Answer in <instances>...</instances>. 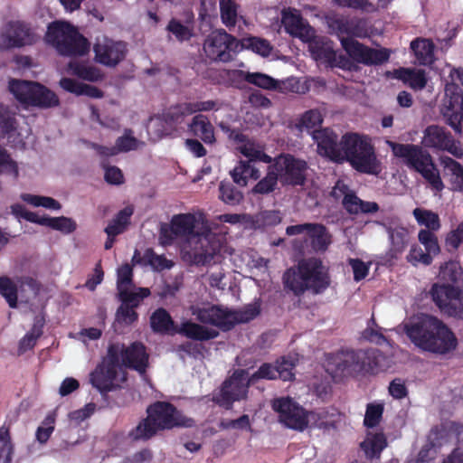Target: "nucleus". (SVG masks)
Returning a JSON list of instances; mask_svg holds the SVG:
<instances>
[{
	"instance_id": "obj_25",
	"label": "nucleus",
	"mask_w": 463,
	"mask_h": 463,
	"mask_svg": "<svg viewBox=\"0 0 463 463\" xmlns=\"http://www.w3.org/2000/svg\"><path fill=\"white\" fill-rule=\"evenodd\" d=\"M446 92L445 98L439 106V113L445 123L449 125L456 134L462 133L463 120V94L460 91H452L450 95Z\"/></svg>"
},
{
	"instance_id": "obj_61",
	"label": "nucleus",
	"mask_w": 463,
	"mask_h": 463,
	"mask_svg": "<svg viewBox=\"0 0 463 463\" xmlns=\"http://www.w3.org/2000/svg\"><path fill=\"white\" fill-rule=\"evenodd\" d=\"M145 258L147 260V262L152 266V268L156 270L169 269L174 265V263L171 260H167L163 255L156 254L151 249L146 250Z\"/></svg>"
},
{
	"instance_id": "obj_7",
	"label": "nucleus",
	"mask_w": 463,
	"mask_h": 463,
	"mask_svg": "<svg viewBox=\"0 0 463 463\" xmlns=\"http://www.w3.org/2000/svg\"><path fill=\"white\" fill-rule=\"evenodd\" d=\"M45 42L63 56H82L89 52V41L72 24L64 21L51 23L44 36Z\"/></svg>"
},
{
	"instance_id": "obj_32",
	"label": "nucleus",
	"mask_w": 463,
	"mask_h": 463,
	"mask_svg": "<svg viewBox=\"0 0 463 463\" xmlns=\"http://www.w3.org/2000/svg\"><path fill=\"white\" fill-rule=\"evenodd\" d=\"M175 333L179 334L194 341L200 342L214 339L219 335L218 331H216L215 329L206 327L203 325L189 320L182 322L176 327Z\"/></svg>"
},
{
	"instance_id": "obj_36",
	"label": "nucleus",
	"mask_w": 463,
	"mask_h": 463,
	"mask_svg": "<svg viewBox=\"0 0 463 463\" xmlns=\"http://www.w3.org/2000/svg\"><path fill=\"white\" fill-rule=\"evenodd\" d=\"M191 131L199 137L205 144L215 143L214 128L203 115H196L189 125Z\"/></svg>"
},
{
	"instance_id": "obj_45",
	"label": "nucleus",
	"mask_w": 463,
	"mask_h": 463,
	"mask_svg": "<svg viewBox=\"0 0 463 463\" xmlns=\"http://www.w3.org/2000/svg\"><path fill=\"white\" fill-rule=\"evenodd\" d=\"M133 213L130 207H126L116 215V217L105 228V232L108 236L116 237L122 233L129 222V218Z\"/></svg>"
},
{
	"instance_id": "obj_48",
	"label": "nucleus",
	"mask_w": 463,
	"mask_h": 463,
	"mask_svg": "<svg viewBox=\"0 0 463 463\" xmlns=\"http://www.w3.org/2000/svg\"><path fill=\"white\" fill-rule=\"evenodd\" d=\"M387 232L392 244L391 250L395 254L402 252L407 244L408 231L403 227L395 226L389 227Z\"/></svg>"
},
{
	"instance_id": "obj_27",
	"label": "nucleus",
	"mask_w": 463,
	"mask_h": 463,
	"mask_svg": "<svg viewBox=\"0 0 463 463\" xmlns=\"http://www.w3.org/2000/svg\"><path fill=\"white\" fill-rule=\"evenodd\" d=\"M374 357V353L367 354L364 351H346L338 354L334 359L335 373L342 374H351L363 370H367L364 359Z\"/></svg>"
},
{
	"instance_id": "obj_39",
	"label": "nucleus",
	"mask_w": 463,
	"mask_h": 463,
	"mask_svg": "<svg viewBox=\"0 0 463 463\" xmlns=\"http://www.w3.org/2000/svg\"><path fill=\"white\" fill-rule=\"evenodd\" d=\"M220 17L222 23L228 28H234L238 20L241 18L239 13L240 5L235 0H219Z\"/></svg>"
},
{
	"instance_id": "obj_49",
	"label": "nucleus",
	"mask_w": 463,
	"mask_h": 463,
	"mask_svg": "<svg viewBox=\"0 0 463 463\" xmlns=\"http://www.w3.org/2000/svg\"><path fill=\"white\" fill-rule=\"evenodd\" d=\"M323 122V116L319 109H313L306 111L298 124V128L302 131L306 129L312 134L313 130L320 127Z\"/></svg>"
},
{
	"instance_id": "obj_64",
	"label": "nucleus",
	"mask_w": 463,
	"mask_h": 463,
	"mask_svg": "<svg viewBox=\"0 0 463 463\" xmlns=\"http://www.w3.org/2000/svg\"><path fill=\"white\" fill-rule=\"evenodd\" d=\"M329 28L335 33L339 40L341 37H349L350 19L344 17L331 18L328 20Z\"/></svg>"
},
{
	"instance_id": "obj_29",
	"label": "nucleus",
	"mask_w": 463,
	"mask_h": 463,
	"mask_svg": "<svg viewBox=\"0 0 463 463\" xmlns=\"http://www.w3.org/2000/svg\"><path fill=\"white\" fill-rule=\"evenodd\" d=\"M312 137L317 145L318 154L336 162L341 155V140L338 142L337 136L329 128H323L313 130Z\"/></svg>"
},
{
	"instance_id": "obj_50",
	"label": "nucleus",
	"mask_w": 463,
	"mask_h": 463,
	"mask_svg": "<svg viewBox=\"0 0 463 463\" xmlns=\"http://www.w3.org/2000/svg\"><path fill=\"white\" fill-rule=\"evenodd\" d=\"M219 191L221 200L230 205H237L243 199L242 193L229 182H221Z\"/></svg>"
},
{
	"instance_id": "obj_16",
	"label": "nucleus",
	"mask_w": 463,
	"mask_h": 463,
	"mask_svg": "<svg viewBox=\"0 0 463 463\" xmlns=\"http://www.w3.org/2000/svg\"><path fill=\"white\" fill-rule=\"evenodd\" d=\"M430 295L440 309L449 317L463 319V291L450 285L435 284L430 289Z\"/></svg>"
},
{
	"instance_id": "obj_41",
	"label": "nucleus",
	"mask_w": 463,
	"mask_h": 463,
	"mask_svg": "<svg viewBox=\"0 0 463 463\" xmlns=\"http://www.w3.org/2000/svg\"><path fill=\"white\" fill-rule=\"evenodd\" d=\"M412 215L420 226L425 227L423 230L438 232L441 227L439 214L431 210L418 207L413 210Z\"/></svg>"
},
{
	"instance_id": "obj_60",
	"label": "nucleus",
	"mask_w": 463,
	"mask_h": 463,
	"mask_svg": "<svg viewBox=\"0 0 463 463\" xmlns=\"http://www.w3.org/2000/svg\"><path fill=\"white\" fill-rule=\"evenodd\" d=\"M462 275L461 267L458 262L449 261L444 263L439 269V277L448 282H457Z\"/></svg>"
},
{
	"instance_id": "obj_52",
	"label": "nucleus",
	"mask_w": 463,
	"mask_h": 463,
	"mask_svg": "<svg viewBox=\"0 0 463 463\" xmlns=\"http://www.w3.org/2000/svg\"><path fill=\"white\" fill-rule=\"evenodd\" d=\"M436 232L429 230H420L418 232V241L424 247V250L431 254L433 257L440 252L438 237Z\"/></svg>"
},
{
	"instance_id": "obj_42",
	"label": "nucleus",
	"mask_w": 463,
	"mask_h": 463,
	"mask_svg": "<svg viewBox=\"0 0 463 463\" xmlns=\"http://www.w3.org/2000/svg\"><path fill=\"white\" fill-rule=\"evenodd\" d=\"M233 76L243 77V79L251 84L267 90H274L278 87V81L267 74L260 72H244L242 71H233Z\"/></svg>"
},
{
	"instance_id": "obj_47",
	"label": "nucleus",
	"mask_w": 463,
	"mask_h": 463,
	"mask_svg": "<svg viewBox=\"0 0 463 463\" xmlns=\"http://www.w3.org/2000/svg\"><path fill=\"white\" fill-rule=\"evenodd\" d=\"M387 442L383 433H376L361 443L362 449L370 458H378Z\"/></svg>"
},
{
	"instance_id": "obj_55",
	"label": "nucleus",
	"mask_w": 463,
	"mask_h": 463,
	"mask_svg": "<svg viewBox=\"0 0 463 463\" xmlns=\"http://www.w3.org/2000/svg\"><path fill=\"white\" fill-rule=\"evenodd\" d=\"M13 445L9 429L5 426L0 428V463H10L12 459Z\"/></svg>"
},
{
	"instance_id": "obj_26",
	"label": "nucleus",
	"mask_w": 463,
	"mask_h": 463,
	"mask_svg": "<svg viewBox=\"0 0 463 463\" xmlns=\"http://www.w3.org/2000/svg\"><path fill=\"white\" fill-rule=\"evenodd\" d=\"M282 24L287 33L299 38L302 42L312 43L315 40V30L305 21L299 11L288 8L282 12Z\"/></svg>"
},
{
	"instance_id": "obj_59",
	"label": "nucleus",
	"mask_w": 463,
	"mask_h": 463,
	"mask_svg": "<svg viewBox=\"0 0 463 463\" xmlns=\"http://www.w3.org/2000/svg\"><path fill=\"white\" fill-rule=\"evenodd\" d=\"M383 413V405L381 403H368L364 415V424L373 428L379 424Z\"/></svg>"
},
{
	"instance_id": "obj_17",
	"label": "nucleus",
	"mask_w": 463,
	"mask_h": 463,
	"mask_svg": "<svg viewBox=\"0 0 463 463\" xmlns=\"http://www.w3.org/2000/svg\"><path fill=\"white\" fill-rule=\"evenodd\" d=\"M237 47V39L223 29L212 32L203 43V51L206 56L214 61L228 62L232 61V52Z\"/></svg>"
},
{
	"instance_id": "obj_33",
	"label": "nucleus",
	"mask_w": 463,
	"mask_h": 463,
	"mask_svg": "<svg viewBox=\"0 0 463 463\" xmlns=\"http://www.w3.org/2000/svg\"><path fill=\"white\" fill-rule=\"evenodd\" d=\"M411 49L420 65H430L434 61L435 45L431 40L416 38L411 43Z\"/></svg>"
},
{
	"instance_id": "obj_40",
	"label": "nucleus",
	"mask_w": 463,
	"mask_h": 463,
	"mask_svg": "<svg viewBox=\"0 0 463 463\" xmlns=\"http://www.w3.org/2000/svg\"><path fill=\"white\" fill-rule=\"evenodd\" d=\"M60 85L63 90L76 95H86L90 98L102 97V92L98 88L91 85L80 83L70 78H62L60 80Z\"/></svg>"
},
{
	"instance_id": "obj_24",
	"label": "nucleus",
	"mask_w": 463,
	"mask_h": 463,
	"mask_svg": "<svg viewBox=\"0 0 463 463\" xmlns=\"http://www.w3.org/2000/svg\"><path fill=\"white\" fill-rule=\"evenodd\" d=\"M35 40V34L26 24L20 22H10L1 30L0 50L31 45Z\"/></svg>"
},
{
	"instance_id": "obj_14",
	"label": "nucleus",
	"mask_w": 463,
	"mask_h": 463,
	"mask_svg": "<svg viewBox=\"0 0 463 463\" xmlns=\"http://www.w3.org/2000/svg\"><path fill=\"white\" fill-rule=\"evenodd\" d=\"M271 166L283 185H302L306 181L307 162L292 155L277 156Z\"/></svg>"
},
{
	"instance_id": "obj_54",
	"label": "nucleus",
	"mask_w": 463,
	"mask_h": 463,
	"mask_svg": "<svg viewBox=\"0 0 463 463\" xmlns=\"http://www.w3.org/2000/svg\"><path fill=\"white\" fill-rule=\"evenodd\" d=\"M311 415L317 416L319 420V422H317V426L320 428L334 427L335 424L340 420V412L335 408L320 409Z\"/></svg>"
},
{
	"instance_id": "obj_4",
	"label": "nucleus",
	"mask_w": 463,
	"mask_h": 463,
	"mask_svg": "<svg viewBox=\"0 0 463 463\" xmlns=\"http://www.w3.org/2000/svg\"><path fill=\"white\" fill-rule=\"evenodd\" d=\"M146 413V418L129 432L133 440H148L158 431L178 427L189 428L194 424L193 419L184 416L173 404L165 402L149 405Z\"/></svg>"
},
{
	"instance_id": "obj_63",
	"label": "nucleus",
	"mask_w": 463,
	"mask_h": 463,
	"mask_svg": "<svg viewBox=\"0 0 463 463\" xmlns=\"http://www.w3.org/2000/svg\"><path fill=\"white\" fill-rule=\"evenodd\" d=\"M250 174V162L241 161L231 172L234 183L241 186H246Z\"/></svg>"
},
{
	"instance_id": "obj_43",
	"label": "nucleus",
	"mask_w": 463,
	"mask_h": 463,
	"mask_svg": "<svg viewBox=\"0 0 463 463\" xmlns=\"http://www.w3.org/2000/svg\"><path fill=\"white\" fill-rule=\"evenodd\" d=\"M44 326V318L42 316H37L34 319L32 329L28 332L19 342V351L24 353L32 349L37 339L43 334V327Z\"/></svg>"
},
{
	"instance_id": "obj_8",
	"label": "nucleus",
	"mask_w": 463,
	"mask_h": 463,
	"mask_svg": "<svg viewBox=\"0 0 463 463\" xmlns=\"http://www.w3.org/2000/svg\"><path fill=\"white\" fill-rule=\"evenodd\" d=\"M339 157L336 162L348 161L357 171L374 174L378 165L371 144L357 134H346L342 137Z\"/></svg>"
},
{
	"instance_id": "obj_44",
	"label": "nucleus",
	"mask_w": 463,
	"mask_h": 463,
	"mask_svg": "<svg viewBox=\"0 0 463 463\" xmlns=\"http://www.w3.org/2000/svg\"><path fill=\"white\" fill-rule=\"evenodd\" d=\"M39 224L50 227L65 234L73 232L77 228L76 222L71 218L65 216H43L41 217Z\"/></svg>"
},
{
	"instance_id": "obj_46",
	"label": "nucleus",
	"mask_w": 463,
	"mask_h": 463,
	"mask_svg": "<svg viewBox=\"0 0 463 463\" xmlns=\"http://www.w3.org/2000/svg\"><path fill=\"white\" fill-rule=\"evenodd\" d=\"M68 67L73 75L88 81H98L102 78L99 69L92 65L71 61Z\"/></svg>"
},
{
	"instance_id": "obj_6",
	"label": "nucleus",
	"mask_w": 463,
	"mask_h": 463,
	"mask_svg": "<svg viewBox=\"0 0 463 463\" xmlns=\"http://www.w3.org/2000/svg\"><path fill=\"white\" fill-rule=\"evenodd\" d=\"M260 312V304H249L239 310H228L218 306L192 307L191 313L203 324H210L223 331L232 329L235 325L248 323Z\"/></svg>"
},
{
	"instance_id": "obj_18",
	"label": "nucleus",
	"mask_w": 463,
	"mask_h": 463,
	"mask_svg": "<svg viewBox=\"0 0 463 463\" xmlns=\"http://www.w3.org/2000/svg\"><path fill=\"white\" fill-rule=\"evenodd\" d=\"M422 145L431 149L447 151L457 158L463 157V148L459 141L444 127L430 125L423 132Z\"/></svg>"
},
{
	"instance_id": "obj_9",
	"label": "nucleus",
	"mask_w": 463,
	"mask_h": 463,
	"mask_svg": "<svg viewBox=\"0 0 463 463\" xmlns=\"http://www.w3.org/2000/svg\"><path fill=\"white\" fill-rule=\"evenodd\" d=\"M339 157L336 162L348 161L357 171L374 174L378 165L371 144L357 134H346L342 137Z\"/></svg>"
},
{
	"instance_id": "obj_23",
	"label": "nucleus",
	"mask_w": 463,
	"mask_h": 463,
	"mask_svg": "<svg viewBox=\"0 0 463 463\" xmlns=\"http://www.w3.org/2000/svg\"><path fill=\"white\" fill-rule=\"evenodd\" d=\"M188 115L190 113L186 102L171 106L161 116L151 120L150 128L155 137L161 138L171 135Z\"/></svg>"
},
{
	"instance_id": "obj_3",
	"label": "nucleus",
	"mask_w": 463,
	"mask_h": 463,
	"mask_svg": "<svg viewBox=\"0 0 463 463\" xmlns=\"http://www.w3.org/2000/svg\"><path fill=\"white\" fill-rule=\"evenodd\" d=\"M284 288L296 296L309 291L314 295L324 293L332 283L329 268L318 258H308L298 262L297 269H288L283 274Z\"/></svg>"
},
{
	"instance_id": "obj_13",
	"label": "nucleus",
	"mask_w": 463,
	"mask_h": 463,
	"mask_svg": "<svg viewBox=\"0 0 463 463\" xmlns=\"http://www.w3.org/2000/svg\"><path fill=\"white\" fill-rule=\"evenodd\" d=\"M203 227H208L203 222L200 223L193 213L175 214L171 218L169 225L161 226L159 232V241L162 245H171L176 238L184 240V244L192 241V237H196L203 232Z\"/></svg>"
},
{
	"instance_id": "obj_34",
	"label": "nucleus",
	"mask_w": 463,
	"mask_h": 463,
	"mask_svg": "<svg viewBox=\"0 0 463 463\" xmlns=\"http://www.w3.org/2000/svg\"><path fill=\"white\" fill-rule=\"evenodd\" d=\"M439 162L445 175L449 176L453 190L463 192V165L447 156H440Z\"/></svg>"
},
{
	"instance_id": "obj_1",
	"label": "nucleus",
	"mask_w": 463,
	"mask_h": 463,
	"mask_svg": "<svg viewBox=\"0 0 463 463\" xmlns=\"http://www.w3.org/2000/svg\"><path fill=\"white\" fill-rule=\"evenodd\" d=\"M147 364L148 354L143 344L136 342L127 348L119 344L110 345L107 355L90 373V383L101 392H110L127 380L125 367L144 373Z\"/></svg>"
},
{
	"instance_id": "obj_38",
	"label": "nucleus",
	"mask_w": 463,
	"mask_h": 463,
	"mask_svg": "<svg viewBox=\"0 0 463 463\" xmlns=\"http://www.w3.org/2000/svg\"><path fill=\"white\" fill-rule=\"evenodd\" d=\"M395 77L416 90L424 89L427 84L423 70L400 68L395 71Z\"/></svg>"
},
{
	"instance_id": "obj_10",
	"label": "nucleus",
	"mask_w": 463,
	"mask_h": 463,
	"mask_svg": "<svg viewBox=\"0 0 463 463\" xmlns=\"http://www.w3.org/2000/svg\"><path fill=\"white\" fill-rule=\"evenodd\" d=\"M339 157L336 162L348 161L357 171L374 174L378 165L371 144L357 134H346L342 137Z\"/></svg>"
},
{
	"instance_id": "obj_5",
	"label": "nucleus",
	"mask_w": 463,
	"mask_h": 463,
	"mask_svg": "<svg viewBox=\"0 0 463 463\" xmlns=\"http://www.w3.org/2000/svg\"><path fill=\"white\" fill-rule=\"evenodd\" d=\"M386 144L396 157L419 174L428 182L432 190L441 192L444 184L430 154L421 146L413 144H400L387 140Z\"/></svg>"
},
{
	"instance_id": "obj_28",
	"label": "nucleus",
	"mask_w": 463,
	"mask_h": 463,
	"mask_svg": "<svg viewBox=\"0 0 463 463\" xmlns=\"http://www.w3.org/2000/svg\"><path fill=\"white\" fill-rule=\"evenodd\" d=\"M345 190H347V186L341 182H337L334 187L333 194L336 196L337 191L345 194L342 203L350 214L373 213L379 210L376 203L363 201L354 193H346Z\"/></svg>"
},
{
	"instance_id": "obj_12",
	"label": "nucleus",
	"mask_w": 463,
	"mask_h": 463,
	"mask_svg": "<svg viewBox=\"0 0 463 463\" xmlns=\"http://www.w3.org/2000/svg\"><path fill=\"white\" fill-rule=\"evenodd\" d=\"M9 90L17 100L25 105L47 109L59 104L55 93L37 82L11 80Z\"/></svg>"
},
{
	"instance_id": "obj_31",
	"label": "nucleus",
	"mask_w": 463,
	"mask_h": 463,
	"mask_svg": "<svg viewBox=\"0 0 463 463\" xmlns=\"http://www.w3.org/2000/svg\"><path fill=\"white\" fill-rule=\"evenodd\" d=\"M141 294L139 296H133V299L121 301V305L118 307L116 312V321L119 324L126 326L131 325L137 319V313L135 308L137 307L140 302L150 295L149 288H141ZM131 298V297L129 298Z\"/></svg>"
},
{
	"instance_id": "obj_53",
	"label": "nucleus",
	"mask_w": 463,
	"mask_h": 463,
	"mask_svg": "<svg viewBox=\"0 0 463 463\" xmlns=\"http://www.w3.org/2000/svg\"><path fill=\"white\" fill-rule=\"evenodd\" d=\"M278 181H279V177L272 169V166L269 165L266 176L258 182V184L253 187L252 193L268 194L276 189Z\"/></svg>"
},
{
	"instance_id": "obj_51",
	"label": "nucleus",
	"mask_w": 463,
	"mask_h": 463,
	"mask_svg": "<svg viewBox=\"0 0 463 463\" xmlns=\"http://www.w3.org/2000/svg\"><path fill=\"white\" fill-rule=\"evenodd\" d=\"M116 147L118 153L129 152L131 150H137L145 146V142L137 139L133 137V131L131 129H126L124 134L118 137L116 140Z\"/></svg>"
},
{
	"instance_id": "obj_30",
	"label": "nucleus",
	"mask_w": 463,
	"mask_h": 463,
	"mask_svg": "<svg viewBox=\"0 0 463 463\" xmlns=\"http://www.w3.org/2000/svg\"><path fill=\"white\" fill-rule=\"evenodd\" d=\"M137 288L133 282V269L126 263L120 266L117 271V290L118 299L130 300L133 296H139L140 289Z\"/></svg>"
},
{
	"instance_id": "obj_37",
	"label": "nucleus",
	"mask_w": 463,
	"mask_h": 463,
	"mask_svg": "<svg viewBox=\"0 0 463 463\" xmlns=\"http://www.w3.org/2000/svg\"><path fill=\"white\" fill-rule=\"evenodd\" d=\"M307 236L315 251H326L332 242L327 229L320 223H311Z\"/></svg>"
},
{
	"instance_id": "obj_15",
	"label": "nucleus",
	"mask_w": 463,
	"mask_h": 463,
	"mask_svg": "<svg viewBox=\"0 0 463 463\" xmlns=\"http://www.w3.org/2000/svg\"><path fill=\"white\" fill-rule=\"evenodd\" d=\"M341 45L354 62L365 66L380 65L386 62L390 58L388 49H373L354 38L341 37Z\"/></svg>"
},
{
	"instance_id": "obj_22",
	"label": "nucleus",
	"mask_w": 463,
	"mask_h": 463,
	"mask_svg": "<svg viewBox=\"0 0 463 463\" xmlns=\"http://www.w3.org/2000/svg\"><path fill=\"white\" fill-rule=\"evenodd\" d=\"M272 407L279 413V420L286 427L303 430L308 420L305 410L289 398H280L273 402Z\"/></svg>"
},
{
	"instance_id": "obj_21",
	"label": "nucleus",
	"mask_w": 463,
	"mask_h": 463,
	"mask_svg": "<svg viewBox=\"0 0 463 463\" xmlns=\"http://www.w3.org/2000/svg\"><path fill=\"white\" fill-rule=\"evenodd\" d=\"M95 61L107 67H115L128 53L127 44L106 36L98 37L93 46Z\"/></svg>"
},
{
	"instance_id": "obj_58",
	"label": "nucleus",
	"mask_w": 463,
	"mask_h": 463,
	"mask_svg": "<svg viewBox=\"0 0 463 463\" xmlns=\"http://www.w3.org/2000/svg\"><path fill=\"white\" fill-rule=\"evenodd\" d=\"M166 30L173 33L179 42L188 41L193 36V29L176 19L170 20Z\"/></svg>"
},
{
	"instance_id": "obj_11",
	"label": "nucleus",
	"mask_w": 463,
	"mask_h": 463,
	"mask_svg": "<svg viewBox=\"0 0 463 463\" xmlns=\"http://www.w3.org/2000/svg\"><path fill=\"white\" fill-rule=\"evenodd\" d=\"M220 248L218 236L209 227H203V232L192 237V241L187 244H184L182 259L191 265L205 266L213 261Z\"/></svg>"
},
{
	"instance_id": "obj_62",
	"label": "nucleus",
	"mask_w": 463,
	"mask_h": 463,
	"mask_svg": "<svg viewBox=\"0 0 463 463\" xmlns=\"http://www.w3.org/2000/svg\"><path fill=\"white\" fill-rule=\"evenodd\" d=\"M247 48L251 49L254 52L261 56H269L271 52L272 47L267 40L250 37L245 41Z\"/></svg>"
},
{
	"instance_id": "obj_57",
	"label": "nucleus",
	"mask_w": 463,
	"mask_h": 463,
	"mask_svg": "<svg viewBox=\"0 0 463 463\" xmlns=\"http://www.w3.org/2000/svg\"><path fill=\"white\" fill-rule=\"evenodd\" d=\"M433 258L431 254L425 250H423L421 247L418 245H413L406 256L407 261L413 266H417L418 264L428 266L431 264Z\"/></svg>"
},
{
	"instance_id": "obj_19",
	"label": "nucleus",
	"mask_w": 463,
	"mask_h": 463,
	"mask_svg": "<svg viewBox=\"0 0 463 463\" xmlns=\"http://www.w3.org/2000/svg\"><path fill=\"white\" fill-rule=\"evenodd\" d=\"M250 384L252 383L248 371L237 370L223 383L220 393L214 400L220 406L229 409L233 402L246 397Z\"/></svg>"
},
{
	"instance_id": "obj_20",
	"label": "nucleus",
	"mask_w": 463,
	"mask_h": 463,
	"mask_svg": "<svg viewBox=\"0 0 463 463\" xmlns=\"http://www.w3.org/2000/svg\"><path fill=\"white\" fill-rule=\"evenodd\" d=\"M38 284L35 279L24 277L14 284L9 278H0V295L7 301L10 307L14 308L17 305L18 294L21 300L28 302L32 297L38 292Z\"/></svg>"
},
{
	"instance_id": "obj_35",
	"label": "nucleus",
	"mask_w": 463,
	"mask_h": 463,
	"mask_svg": "<svg viewBox=\"0 0 463 463\" xmlns=\"http://www.w3.org/2000/svg\"><path fill=\"white\" fill-rule=\"evenodd\" d=\"M150 326L155 333L158 334H175L177 326L172 319L167 310L163 307L155 310L150 317Z\"/></svg>"
},
{
	"instance_id": "obj_2",
	"label": "nucleus",
	"mask_w": 463,
	"mask_h": 463,
	"mask_svg": "<svg viewBox=\"0 0 463 463\" xmlns=\"http://www.w3.org/2000/svg\"><path fill=\"white\" fill-rule=\"evenodd\" d=\"M410 340L423 351L445 355L458 346V339L451 329L440 319L421 314L400 326Z\"/></svg>"
},
{
	"instance_id": "obj_56",
	"label": "nucleus",
	"mask_w": 463,
	"mask_h": 463,
	"mask_svg": "<svg viewBox=\"0 0 463 463\" xmlns=\"http://www.w3.org/2000/svg\"><path fill=\"white\" fill-rule=\"evenodd\" d=\"M22 199L35 206V207H44L46 209H52V210H60L61 208V203L56 201L55 199L48 196H41V195H33L25 194L22 195Z\"/></svg>"
}]
</instances>
